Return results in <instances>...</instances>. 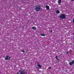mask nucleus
Returning <instances> with one entry per match:
<instances>
[{"mask_svg":"<svg viewBox=\"0 0 74 74\" xmlns=\"http://www.w3.org/2000/svg\"><path fill=\"white\" fill-rule=\"evenodd\" d=\"M8 58H9V56H7L5 58V60H8Z\"/></svg>","mask_w":74,"mask_h":74,"instance_id":"5","label":"nucleus"},{"mask_svg":"<svg viewBox=\"0 0 74 74\" xmlns=\"http://www.w3.org/2000/svg\"><path fill=\"white\" fill-rule=\"evenodd\" d=\"M51 33H52V30H51Z\"/></svg>","mask_w":74,"mask_h":74,"instance_id":"17","label":"nucleus"},{"mask_svg":"<svg viewBox=\"0 0 74 74\" xmlns=\"http://www.w3.org/2000/svg\"><path fill=\"white\" fill-rule=\"evenodd\" d=\"M71 1H74V0H71Z\"/></svg>","mask_w":74,"mask_h":74,"instance_id":"18","label":"nucleus"},{"mask_svg":"<svg viewBox=\"0 0 74 74\" xmlns=\"http://www.w3.org/2000/svg\"><path fill=\"white\" fill-rule=\"evenodd\" d=\"M56 58L57 59V60H59L58 58V56H56Z\"/></svg>","mask_w":74,"mask_h":74,"instance_id":"11","label":"nucleus"},{"mask_svg":"<svg viewBox=\"0 0 74 74\" xmlns=\"http://www.w3.org/2000/svg\"><path fill=\"white\" fill-rule=\"evenodd\" d=\"M66 54H69V52L68 51H67L66 52Z\"/></svg>","mask_w":74,"mask_h":74,"instance_id":"12","label":"nucleus"},{"mask_svg":"<svg viewBox=\"0 0 74 74\" xmlns=\"http://www.w3.org/2000/svg\"><path fill=\"white\" fill-rule=\"evenodd\" d=\"M10 59H11V57H9V56L8 59H9V60H10Z\"/></svg>","mask_w":74,"mask_h":74,"instance_id":"14","label":"nucleus"},{"mask_svg":"<svg viewBox=\"0 0 74 74\" xmlns=\"http://www.w3.org/2000/svg\"><path fill=\"white\" fill-rule=\"evenodd\" d=\"M48 68L49 69H51L52 67L51 66H50Z\"/></svg>","mask_w":74,"mask_h":74,"instance_id":"13","label":"nucleus"},{"mask_svg":"<svg viewBox=\"0 0 74 74\" xmlns=\"http://www.w3.org/2000/svg\"><path fill=\"white\" fill-rule=\"evenodd\" d=\"M22 52H23L24 53L25 52V50H22Z\"/></svg>","mask_w":74,"mask_h":74,"instance_id":"15","label":"nucleus"},{"mask_svg":"<svg viewBox=\"0 0 74 74\" xmlns=\"http://www.w3.org/2000/svg\"><path fill=\"white\" fill-rule=\"evenodd\" d=\"M56 13H57V14H59V13H60V11L59 10H57Z\"/></svg>","mask_w":74,"mask_h":74,"instance_id":"9","label":"nucleus"},{"mask_svg":"<svg viewBox=\"0 0 74 74\" xmlns=\"http://www.w3.org/2000/svg\"><path fill=\"white\" fill-rule=\"evenodd\" d=\"M62 3V0H58V3L59 4H60V3Z\"/></svg>","mask_w":74,"mask_h":74,"instance_id":"6","label":"nucleus"},{"mask_svg":"<svg viewBox=\"0 0 74 74\" xmlns=\"http://www.w3.org/2000/svg\"><path fill=\"white\" fill-rule=\"evenodd\" d=\"M59 16L60 18L61 19H65V18H66V15L64 14H61L60 15H59Z\"/></svg>","mask_w":74,"mask_h":74,"instance_id":"2","label":"nucleus"},{"mask_svg":"<svg viewBox=\"0 0 74 74\" xmlns=\"http://www.w3.org/2000/svg\"><path fill=\"white\" fill-rule=\"evenodd\" d=\"M36 69H38V67H36Z\"/></svg>","mask_w":74,"mask_h":74,"instance_id":"19","label":"nucleus"},{"mask_svg":"<svg viewBox=\"0 0 74 74\" xmlns=\"http://www.w3.org/2000/svg\"><path fill=\"white\" fill-rule=\"evenodd\" d=\"M73 23H74V18L73 19Z\"/></svg>","mask_w":74,"mask_h":74,"instance_id":"16","label":"nucleus"},{"mask_svg":"<svg viewBox=\"0 0 74 74\" xmlns=\"http://www.w3.org/2000/svg\"><path fill=\"white\" fill-rule=\"evenodd\" d=\"M36 7L35 8V10L36 11H40L41 10V8L40 6H38V7H37V5H36L35 6Z\"/></svg>","mask_w":74,"mask_h":74,"instance_id":"1","label":"nucleus"},{"mask_svg":"<svg viewBox=\"0 0 74 74\" xmlns=\"http://www.w3.org/2000/svg\"><path fill=\"white\" fill-rule=\"evenodd\" d=\"M32 29L33 30H36V28L35 27H32Z\"/></svg>","mask_w":74,"mask_h":74,"instance_id":"8","label":"nucleus"},{"mask_svg":"<svg viewBox=\"0 0 74 74\" xmlns=\"http://www.w3.org/2000/svg\"><path fill=\"white\" fill-rule=\"evenodd\" d=\"M69 64L70 66H72L73 64H74V60H73L72 62H69Z\"/></svg>","mask_w":74,"mask_h":74,"instance_id":"3","label":"nucleus"},{"mask_svg":"<svg viewBox=\"0 0 74 74\" xmlns=\"http://www.w3.org/2000/svg\"><path fill=\"white\" fill-rule=\"evenodd\" d=\"M46 7L47 9V10H49V6L47 5L46 6Z\"/></svg>","mask_w":74,"mask_h":74,"instance_id":"7","label":"nucleus"},{"mask_svg":"<svg viewBox=\"0 0 74 74\" xmlns=\"http://www.w3.org/2000/svg\"><path fill=\"white\" fill-rule=\"evenodd\" d=\"M41 36H45V34H41Z\"/></svg>","mask_w":74,"mask_h":74,"instance_id":"10","label":"nucleus"},{"mask_svg":"<svg viewBox=\"0 0 74 74\" xmlns=\"http://www.w3.org/2000/svg\"><path fill=\"white\" fill-rule=\"evenodd\" d=\"M37 64H38V67H40V69H41L42 66H41L39 64V62H37Z\"/></svg>","mask_w":74,"mask_h":74,"instance_id":"4","label":"nucleus"}]
</instances>
